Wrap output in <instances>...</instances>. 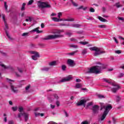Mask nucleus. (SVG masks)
Wrapping results in <instances>:
<instances>
[{"instance_id":"obj_1","label":"nucleus","mask_w":124,"mask_h":124,"mask_svg":"<svg viewBox=\"0 0 124 124\" xmlns=\"http://www.w3.org/2000/svg\"><path fill=\"white\" fill-rule=\"evenodd\" d=\"M104 82H106V83H108V84H110V85H112L113 87H113L111 88V91L114 93H117V91H118L119 89H121V86H120L119 85H117L114 83H112L111 80L112 79H107L106 78H103L102 79Z\"/></svg>"},{"instance_id":"obj_2","label":"nucleus","mask_w":124,"mask_h":124,"mask_svg":"<svg viewBox=\"0 0 124 124\" xmlns=\"http://www.w3.org/2000/svg\"><path fill=\"white\" fill-rule=\"evenodd\" d=\"M101 69V66L97 65L93 66L90 69L89 71L87 72V73H95L96 74H98L100 73Z\"/></svg>"},{"instance_id":"obj_3","label":"nucleus","mask_w":124,"mask_h":124,"mask_svg":"<svg viewBox=\"0 0 124 124\" xmlns=\"http://www.w3.org/2000/svg\"><path fill=\"white\" fill-rule=\"evenodd\" d=\"M90 50H91V51H96L94 54V57H97V56H98V55H101V54H103V53H105V51H100V48H99L96 46H93L92 47H90Z\"/></svg>"},{"instance_id":"obj_4","label":"nucleus","mask_w":124,"mask_h":124,"mask_svg":"<svg viewBox=\"0 0 124 124\" xmlns=\"http://www.w3.org/2000/svg\"><path fill=\"white\" fill-rule=\"evenodd\" d=\"M61 37H63V35L55 34V35H49L47 36L44 39V40H50L51 39H56L57 38H60Z\"/></svg>"},{"instance_id":"obj_5","label":"nucleus","mask_w":124,"mask_h":124,"mask_svg":"<svg viewBox=\"0 0 124 124\" xmlns=\"http://www.w3.org/2000/svg\"><path fill=\"white\" fill-rule=\"evenodd\" d=\"M37 5L40 8H51V5L45 2H42L41 1H38Z\"/></svg>"},{"instance_id":"obj_6","label":"nucleus","mask_w":124,"mask_h":124,"mask_svg":"<svg viewBox=\"0 0 124 124\" xmlns=\"http://www.w3.org/2000/svg\"><path fill=\"white\" fill-rule=\"evenodd\" d=\"M30 53L34 55L31 56L32 60H33V61H37L38 58L40 57V56L39 55V53H38V52H37L31 51Z\"/></svg>"},{"instance_id":"obj_7","label":"nucleus","mask_w":124,"mask_h":124,"mask_svg":"<svg viewBox=\"0 0 124 124\" xmlns=\"http://www.w3.org/2000/svg\"><path fill=\"white\" fill-rule=\"evenodd\" d=\"M113 108V107H112V105H108L106 107L103 106L101 108V110H102L103 108L105 109V110L104 112H105L107 113V114H108V112L109 111Z\"/></svg>"},{"instance_id":"obj_8","label":"nucleus","mask_w":124,"mask_h":124,"mask_svg":"<svg viewBox=\"0 0 124 124\" xmlns=\"http://www.w3.org/2000/svg\"><path fill=\"white\" fill-rule=\"evenodd\" d=\"M87 102V100L82 99L79 102L77 103V106H81L83 105L84 107H85V105L86 103Z\"/></svg>"},{"instance_id":"obj_9","label":"nucleus","mask_w":124,"mask_h":124,"mask_svg":"<svg viewBox=\"0 0 124 124\" xmlns=\"http://www.w3.org/2000/svg\"><path fill=\"white\" fill-rule=\"evenodd\" d=\"M99 110V106L98 105H94L92 108V110L94 114H96Z\"/></svg>"},{"instance_id":"obj_10","label":"nucleus","mask_w":124,"mask_h":124,"mask_svg":"<svg viewBox=\"0 0 124 124\" xmlns=\"http://www.w3.org/2000/svg\"><path fill=\"white\" fill-rule=\"evenodd\" d=\"M72 79V77H71V76H69L64 78H62L61 80H60V82H61V83H62L63 82H68V81H70V80H71Z\"/></svg>"},{"instance_id":"obj_11","label":"nucleus","mask_w":124,"mask_h":124,"mask_svg":"<svg viewBox=\"0 0 124 124\" xmlns=\"http://www.w3.org/2000/svg\"><path fill=\"white\" fill-rule=\"evenodd\" d=\"M10 87L13 93H18L19 91L17 90V88L14 87V86H13L12 83H10Z\"/></svg>"},{"instance_id":"obj_12","label":"nucleus","mask_w":124,"mask_h":124,"mask_svg":"<svg viewBox=\"0 0 124 124\" xmlns=\"http://www.w3.org/2000/svg\"><path fill=\"white\" fill-rule=\"evenodd\" d=\"M67 63L68 64H69L70 66H74V65H75V63L74 62V61L71 59L68 60Z\"/></svg>"},{"instance_id":"obj_13","label":"nucleus","mask_w":124,"mask_h":124,"mask_svg":"<svg viewBox=\"0 0 124 124\" xmlns=\"http://www.w3.org/2000/svg\"><path fill=\"white\" fill-rule=\"evenodd\" d=\"M39 27H37L34 29H33V30L31 31V32H34L35 31H36V32L37 33H41V32H42V31H39Z\"/></svg>"},{"instance_id":"obj_14","label":"nucleus","mask_w":124,"mask_h":124,"mask_svg":"<svg viewBox=\"0 0 124 124\" xmlns=\"http://www.w3.org/2000/svg\"><path fill=\"white\" fill-rule=\"evenodd\" d=\"M0 66L2 67V68H4V69H9V66H6L2 63V62H0Z\"/></svg>"},{"instance_id":"obj_15","label":"nucleus","mask_w":124,"mask_h":124,"mask_svg":"<svg viewBox=\"0 0 124 124\" xmlns=\"http://www.w3.org/2000/svg\"><path fill=\"white\" fill-rule=\"evenodd\" d=\"M108 115L107 113L106 112H104L103 114L102 115V117H101V121H103L105 118H106V116Z\"/></svg>"},{"instance_id":"obj_16","label":"nucleus","mask_w":124,"mask_h":124,"mask_svg":"<svg viewBox=\"0 0 124 124\" xmlns=\"http://www.w3.org/2000/svg\"><path fill=\"white\" fill-rule=\"evenodd\" d=\"M24 116L25 122H27L29 119V114L26 113H24Z\"/></svg>"},{"instance_id":"obj_17","label":"nucleus","mask_w":124,"mask_h":124,"mask_svg":"<svg viewBox=\"0 0 124 124\" xmlns=\"http://www.w3.org/2000/svg\"><path fill=\"white\" fill-rule=\"evenodd\" d=\"M59 26H60L61 27H70V24H64V23H60L59 24Z\"/></svg>"},{"instance_id":"obj_18","label":"nucleus","mask_w":124,"mask_h":124,"mask_svg":"<svg viewBox=\"0 0 124 124\" xmlns=\"http://www.w3.org/2000/svg\"><path fill=\"white\" fill-rule=\"evenodd\" d=\"M98 19L101 22H107V20H106V19L104 18L101 16H98Z\"/></svg>"},{"instance_id":"obj_19","label":"nucleus","mask_w":124,"mask_h":124,"mask_svg":"<svg viewBox=\"0 0 124 124\" xmlns=\"http://www.w3.org/2000/svg\"><path fill=\"white\" fill-rule=\"evenodd\" d=\"M26 3H23L22 7L21 8V11H24V10H26V8H25V6H26Z\"/></svg>"},{"instance_id":"obj_20","label":"nucleus","mask_w":124,"mask_h":124,"mask_svg":"<svg viewBox=\"0 0 124 124\" xmlns=\"http://www.w3.org/2000/svg\"><path fill=\"white\" fill-rule=\"evenodd\" d=\"M82 87H83V86L81 83H77V84L76 85V89H80L82 88Z\"/></svg>"},{"instance_id":"obj_21","label":"nucleus","mask_w":124,"mask_h":124,"mask_svg":"<svg viewBox=\"0 0 124 124\" xmlns=\"http://www.w3.org/2000/svg\"><path fill=\"white\" fill-rule=\"evenodd\" d=\"M87 7L83 8V6H80L77 9H78V10H80V9H83V10L85 11V10H87Z\"/></svg>"},{"instance_id":"obj_22","label":"nucleus","mask_w":124,"mask_h":124,"mask_svg":"<svg viewBox=\"0 0 124 124\" xmlns=\"http://www.w3.org/2000/svg\"><path fill=\"white\" fill-rule=\"evenodd\" d=\"M71 26L73 27V28H80L81 27V25L80 24H72Z\"/></svg>"},{"instance_id":"obj_23","label":"nucleus","mask_w":124,"mask_h":124,"mask_svg":"<svg viewBox=\"0 0 124 124\" xmlns=\"http://www.w3.org/2000/svg\"><path fill=\"white\" fill-rule=\"evenodd\" d=\"M57 62H56V61H53L52 62H50L49 63V65H50V66H53V65H56V63Z\"/></svg>"},{"instance_id":"obj_24","label":"nucleus","mask_w":124,"mask_h":124,"mask_svg":"<svg viewBox=\"0 0 124 124\" xmlns=\"http://www.w3.org/2000/svg\"><path fill=\"white\" fill-rule=\"evenodd\" d=\"M75 20L74 18H69L66 19H64V21H67V22H74Z\"/></svg>"},{"instance_id":"obj_25","label":"nucleus","mask_w":124,"mask_h":124,"mask_svg":"<svg viewBox=\"0 0 124 124\" xmlns=\"http://www.w3.org/2000/svg\"><path fill=\"white\" fill-rule=\"evenodd\" d=\"M49 69H50V68L45 67L41 69V70L42 71H48L49 70Z\"/></svg>"},{"instance_id":"obj_26","label":"nucleus","mask_w":124,"mask_h":124,"mask_svg":"<svg viewBox=\"0 0 124 124\" xmlns=\"http://www.w3.org/2000/svg\"><path fill=\"white\" fill-rule=\"evenodd\" d=\"M71 0V2H72V4H73V5H74V6H75L76 7H77V6H78V4L74 2L73 0Z\"/></svg>"},{"instance_id":"obj_27","label":"nucleus","mask_w":124,"mask_h":124,"mask_svg":"<svg viewBox=\"0 0 124 124\" xmlns=\"http://www.w3.org/2000/svg\"><path fill=\"white\" fill-rule=\"evenodd\" d=\"M52 20L54 22H59V18H58V17H52Z\"/></svg>"},{"instance_id":"obj_28","label":"nucleus","mask_w":124,"mask_h":124,"mask_svg":"<svg viewBox=\"0 0 124 124\" xmlns=\"http://www.w3.org/2000/svg\"><path fill=\"white\" fill-rule=\"evenodd\" d=\"M34 2V0H29V1L28 2V5H31V4H32V3H33Z\"/></svg>"},{"instance_id":"obj_29","label":"nucleus","mask_w":124,"mask_h":124,"mask_svg":"<svg viewBox=\"0 0 124 124\" xmlns=\"http://www.w3.org/2000/svg\"><path fill=\"white\" fill-rule=\"evenodd\" d=\"M87 49H84L82 51V55H83L84 56V55H86V54H87Z\"/></svg>"},{"instance_id":"obj_30","label":"nucleus","mask_w":124,"mask_h":124,"mask_svg":"<svg viewBox=\"0 0 124 124\" xmlns=\"http://www.w3.org/2000/svg\"><path fill=\"white\" fill-rule=\"evenodd\" d=\"M4 7L6 11H7V8L8 7V5H7V3L6 2H4Z\"/></svg>"},{"instance_id":"obj_31","label":"nucleus","mask_w":124,"mask_h":124,"mask_svg":"<svg viewBox=\"0 0 124 124\" xmlns=\"http://www.w3.org/2000/svg\"><path fill=\"white\" fill-rule=\"evenodd\" d=\"M80 44H82V45H87V44H89L88 42H80Z\"/></svg>"},{"instance_id":"obj_32","label":"nucleus","mask_w":124,"mask_h":124,"mask_svg":"<svg viewBox=\"0 0 124 124\" xmlns=\"http://www.w3.org/2000/svg\"><path fill=\"white\" fill-rule=\"evenodd\" d=\"M23 110H24V108L22 107H18V111L19 112H20V113H22Z\"/></svg>"},{"instance_id":"obj_33","label":"nucleus","mask_w":124,"mask_h":124,"mask_svg":"<svg viewBox=\"0 0 124 124\" xmlns=\"http://www.w3.org/2000/svg\"><path fill=\"white\" fill-rule=\"evenodd\" d=\"M115 6L117 8H119V7H122V5H120V2L116 3Z\"/></svg>"},{"instance_id":"obj_34","label":"nucleus","mask_w":124,"mask_h":124,"mask_svg":"<svg viewBox=\"0 0 124 124\" xmlns=\"http://www.w3.org/2000/svg\"><path fill=\"white\" fill-rule=\"evenodd\" d=\"M70 47H71V48H74L75 49H77V48H78V46L73 45H70Z\"/></svg>"},{"instance_id":"obj_35","label":"nucleus","mask_w":124,"mask_h":124,"mask_svg":"<svg viewBox=\"0 0 124 124\" xmlns=\"http://www.w3.org/2000/svg\"><path fill=\"white\" fill-rule=\"evenodd\" d=\"M98 97H99V98H105V96L103 95H101V94H98Z\"/></svg>"},{"instance_id":"obj_36","label":"nucleus","mask_w":124,"mask_h":124,"mask_svg":"<svg viewBox=\"0 0 124 124\" xmlns=\"http://www.w3.org/2000/svg\"><path fill=\"white\" fill-rule=\"evenodd\" d=\"M76 52H77V51H74L73 52L67 53V55H70V56H74V55L75 54V53H76Z\"/></svg>"},{"instance_id":"obj_37","label":"nucleus","mask_w":124,"mask_h":124,"mask_svg":"<svg viewBox=\"0 0 124 124\" xmlns=\"http://www.w3.org/2000/svg\"><path fill=\"white\" fill-rule=\"evenodd\" d=\"M12 109L13 111H14V112H16V111H17V109H18V107H12Z\"/></svg>"},{"instance_id":"obj_38","label":"nucleus","mask_w":124,"mask_h":124,"mask_svg":"<svg viewBox=\"0 0 124 124\" xmlns=\"http://www.w3.org/2000/svg\"><path fill=\"white\" fill-rule=\"evenodd\" d=\"M22 116H24V113H22V112H20L19 113H18V118H21V117H22Z\"/></svg>"},{"instance_id":"obj_39","label":"nucleus","mask_w":124,"mask_h":124,"mask_svg":"<svg viewBox=\"0 0 124 124\" xmlns=\"http://www.w3.org/2000/svg\"><path fill=\"white\" fill-rule=\"evenodd\" d=\"M121 100V97L119 96H116V102H119Z\"/></svg>"},{"instance_id":"obj_40","label":"nucleus","mask_w":124,"mask_h":124,"mask_svg":"<svg viewBox=\"0 0 124 124\" xmlns=\"http://www.w3.org/2000/svg\"><path fill=\"white\" fill-rule=\"evenodd\" d=\"M89 11L90 12L93 13V12H94L95 10H94V9H93V7H91L90 8Z\"/></svg>"},{"instance_id":"obj_41","label":"nucleus","mask_w":124,"mask_h":124,"mask_svg":"<svg viewBox=\"0 0 124 124\" xmlns=\"http://www.w3.org/2000/svg\"><path fill=\"white\" fill-rule=\"evenodd\" d=\"M93 102L88 103L87 104V107H90V106H92V105H93Z\"/></svg>"},{"instance_id":"obj_42","label":"nucleus","mask_w":124,"mask_h":124,"mask_svg":"<svg viewBox=\"0 0 124 124\" xmlns=\"http://www.w3.org/2000/svg\"><path fill=\"white\" fill-rule=\"evenodd\" d=\"M116 54H122V51L120 50H117L115 51Z\"/></svg>"},{"instance_id":"obj_43","label":"nucleus","mask_w":124,"mask_h":124,"mask_svg":"<svg viewBox=\"0 0 124 124\" xmlns=\"http://www.w3.org/2000/svg\"><path fill=\"white\" fill-rule=\"evenodd\" d=\"M72 34V33H71V32H66V35H68V36H69V37L71 36Z\"/></svg>"},{"instance_id":"obj_44","label":"nucleus","mask_w":124,"mask_h":124,"mask_svg":"<svg viewBox=\"0 0 124 124\" xmlns=\"http://www.w3.org/2000/svg\"><path fill=\"white\" fill-rule=\"evenodd\" d=\"M17 70L20 72V73H23V70H22V69L17 67Z\"/></svg>"},{"instance_id":"obj_45","label":"nucleus","mask_w":124,"mask_h":124,"mask_svg":"<svg viewBox=\"0 0 124 124\" xmlns=\"http://www.w3.org/2000/svg\"><path fill=\"white\" fill-rule=\"evenodd\" d=\"M35 117H37L38 116H40V113H34Z\"/></svg>"},{"instance_id":"obj_46","label":"nucleus","mask_w":124,"mask_h":124,"mask_svg":"<svg viewBox=\"0 0 124 124\" xmlns=\"http://www.w3.org/2000/svg\"><path fill=\"white\" fill-rule=\"evenodd\" d=\"M61 32H63V30H59L56 32V33H58V34H60Z\"/></svg>"},{"instance_id":"obj_47","label":"nucleus","mask_w":124,"mask_h":124,"mask_svg":"<svg viewBox=\"0 0 124 124\" xmlns=\"http://www.w3.org/2000/svg\"><path fill=\"white\" fill-rule=\"evenodd\" d=\"M5 31H6V34L7 36L8 37V38H9L10 39H11V37H10V35H9V34H8L7 31L6 30Z\"/></svg>"},{"instance_id":"obj_48","label":"nucleus","mask_w":124,"mask_h":124,"mask_svg":"<svg viewBox=\"0 0 124 124\" xmlns=\"http://www.w3.org/2000/svg\"><path fill=\"white\" fill-rule=\"evenodd\" d=\"M62 16V14L61 12L59 13L58 16L59 19H60V18H61V16Z\"/></svg>"},{"instance_id":"obj_49","label":"nucleus","mask_w":124,"mask_h":124,"mask_svg":"<svg viewBox=\"0 0 124 124\" xmlns=\"http://www.w3.org/2000/svg\"><path fill=\"white\" fill-rule=\"evenodd\" d=\"M99 28H106V25H99Z\"/></svg>"},{"instance_id":"obj_50","label":"nucleus","mask_w":124,"mask_h":124,"mask_svg":"<svg viewBox=\"0 0 124 124\" xmlns=\"http://www.w3.org/2000/svg\"><path fill=\"white\" fill-rule=\"evenodd\" d=\"M54 97H55V98H56V99H59V96H58V95H57L56 94H54L53 95Z\"/></svg>"},{"instance_id":"obj_51","label":"nucleus","mask_w":124,"mask_h":124,"mask_svg":"<svg viewBox=\"0 0 124 124\" xmlns=\"http://www.w3.org/2000/svg\"><path fill=\"white\" fill-rule=\"evenodd\" d=\"M4 24L6 30H8V25H7V23L6 22H4Z\"/></svg>"},{"instance_id":"obj_52","label":"nucleus","mask_w":124,"mask_h":124,"mask_svg":"<svg viewBox=\"0 0 124 124\" xmlns=\"http://www.w3.org/2000/svg\"><path fill=\"white\" fill-rule=\"evenodd\" d=\"M2 19L3 20L4 23H6V20H5V15H3Z\"/></svg>"},{"instance_id":"obj_53","label":"nucleus","mask_w":124,"mask_h":124,"mask_svg":"<svg viewBox=\"0 0 124 124\" xmlns=\"http://www.w3.org/2000/svg\"><path fill=\"white\" fill-rule=\"evenodd\" d=\"M62 70H63V71L65 70V68H66V66L65 65H62Z\"/></svg>"},{"instance_id":"obj_54","label":"nucleus","mask_w":124,"mask_h":124,"mask_svg":"<svg viewBox=\"0 0 124 124\" xmlns=\"http://www.w3.org/2000/svg\"><path fill=\"white\" fill-rule=\"evenodd\" d=\"M29 34L28 32H25L22 34V36H27Z\"/></svg>"},{"instance_id":"obj_55","label":"nucleus","mask_w":124,"mask_h":124,"mask_svg":"<svg viewBox=\"0 0 124 124\" xmlns=\"http://www.w3.org/2000/svg\"><path fill=\"white\" fill-rule=\"evenodd\" d=\"M30 88H31V85H28L26 88H25V90L26 91H28V90H29L30 89Z\"/></svg>"},{"instance_id":"obj_56","label":"nucleus","mask_w":124,"mask_h":124,"mask_svg":"<svg viewBox=\"0 0 124 124\" xmlns=\"http://www.w3.org/2000/svg\"><path fill=\"white\" fill-rule=\"evenodd\" d=\"M112 121H113L112 123L116 124V119H115V118L112 117Z\"/></svg>"},{"instance_id":"obj_57","label":"nucleus","mask_w":124,"mask_h":124,"mask_svg":"<svg viewBox=\"0 0 124 124\" xmlns=\"http://www.w3.org/2000/svg\"><path fill=\"white\" fill-rule=\"evenodd\" d=\"M113 39H114V41L116 42V43H117V44L119 43V42H118V40H117L116 37H114Z\"/></svg>"},{"instance_id":"obj_58","label":"nucleus","mask_w":124,"mask_h":124,"mask_svg":"<svg viewBox=\"0 0 124 124\" xmlns=\"http://www.w3.org/2000/svg\"><path fill=\"white\" fill-rule=\"evenodd\" d=\"M81 124H89L87 121H83Z\"/></svg>"},{"instance_id":"obj_59","label":"nucleus","mask_w":124,"mask_h":124,"mask_svg":"<svg viewBox=\"0 0 124 124\" xmlns=\"http://www.w3.org/2000/svg\"><path fill=\"white\" fill-rule=\"evenodd\" d=\"M8 124H14V122H13V121L11 120V121H9Z\"/></svg>"},{"instance_id":"obj_60","label":"nucleus","mask_w":124,"mask_h":124,"mask_svg":"<svg viewBox=\"0 0 124 124\" xmlns=\"http://www.w3.org/2000/svg\"><path fill=\"white\" fill-rule=\"evenodd\" d=\"M16 75V76L17 77H21V76L18 74L16 72H15Z\"/></svg>"},{"instance_id":"obj_61","label":"nucleus","mask_w":124,"mask_h":124,"mask_svg":"<svg viewBox=\"0 0 124 124\" xmlns=\"http://www.w3.org/2000/svg\"><path fill=\"white\" fill-rule=\"evenodd\" d=\"M56 105L58 107L60 106V101H56Z\"/></svg>"},{"instance_id":"obj_62","label":"nucleus","mask_w":124,"mask_h":124,"mask_svg":"<svg viewBox=\"0 0 124 124\" xmlns=\"http://www.w3.org/2000/svg\"><path fill=\"white\" fill-rule=\"evenodd\" d=\"M45 27V25H44V23H42L41 24V27L42 29H43Z\"/></svg>"},{"instance_id":"obj_63","label":"nucleus","mask_w":124,"mask_h":124,"mask_svg":"<svg viewBox=\"0 0 124 124\" xmlns=\"http://www.w3.org/2000/svg\"><path fill=\"white\" fill-rule=\"evenodd\" d=\"M87 20H93V18L92 16H89L88 18H87Z\"/></svg>"},{"instance_id":"obj_64","label":"nucleus","mask_w":124,"mask_h":124,"mask_svg":"<svg viewBox=\"0 0 124 124\" xmlns=\"http://www.w3.org/2000/svg\"><path fill=\"white\" fill-rule=\"evenodd\" d=\"M49 124H57V123H56L54 122H49Z\"/></svg>"}]
</instances>
